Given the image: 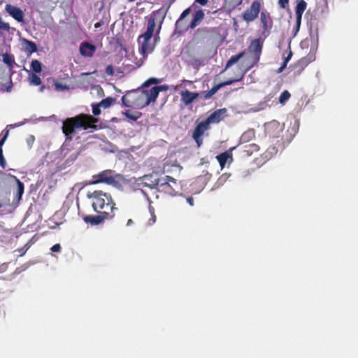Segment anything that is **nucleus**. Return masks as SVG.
<instances>
[{
  "label": "nucleus",
  "mask_w": 358,
  "mask_h": 358,
  "mask_svg": "<svg viewBox=\"0 0 358 358\" xmlns=\"http://www.w3.org/2000/svg\"><path fill=\"white\" fill-rule=\"evenodd\" d=\"M184 81H185V82H187V83H192V81H189V80H185Z\"/></svg>",
  "instance_id": "6e6d98bb"
},
{
  "label": "nucleus",
  "mask_w": 358,
  "mask_h": 358,
  "mask_svg": "<svg viewBox=\"0 0 358 358\" xmlns=\"http://www.w3.org/2000/svg\"><path fill=\"white\" fill-rule=\"evenodd\" d=\"M208 0H195L194 3H199L201 6H206Z\"/></svg>",
  "instance_id": "09e8293b"
},
{
  "label": "nucleus",
  "mask_w": 358,
  "mask_h": 358,
  "mask_svg": "<svg viewBox=\"0 0 358 358\" xmlns=\"http://www.w3.org/2000/svg\"><path fill=\"white\" fill-rule=\"evenodd\" d=\"M23 43L24 44V51L28 56L37 51V45L34 42L23 39Z\"/></svg>",
  "instance_id": "4be33fe9"
},
{
  "label": "nucleus",
  "mask_w": 358,
  "mask_h": 358,
  "mask_svg": "<svg viewBox=\"0 0 358 358\" xmlns=\"http://www.w3.org/2000/svg\"><path fill=\"white\" fill-rule=\"evenodd\" d=\"M159 36H158V37H155V41H158V39H159Z\"/></svg>",
  "instance_id": "5fc2aeb1"
},
{
  "label": "nucleus",
  "mask_w": 358,
  "mask_h": 358,
  "mask_svg": "<svg viewBox=\"0 0 358 358\" xmlns=\"http://www.w3.org/2000/svg\"><path fill=\"white\" fill-rule=\"evenodd\" d=\"M157 83H158V79L152 78L148 79L147 81H145V83L143 84V86L148 87L152 84H157Z\"/></svg>",
  "instance_id": "a19ab883"
},
{
  "label": "nucleus",
  "mask_w": 358,
  "mask_h": 358,
  "mask_svg": "<svg viewBox=\"0 0 358 358\" xmlns=\"http://www.w3.org/2000/svg\"><path fill=\"white\" fill-rule=\"evenodd\" d=\"M61 248H61L60 244L57 243V244H55L54 245L52 246L51 250L52 252H60Z\"/></svg>",
  "instance_id": "49530a36"
},
{
  "label": "nucleus",
  "mask_w": 358,
  "mask_h": 358,
  "mask_svg": "<svg viewBox=\"0 0 358 358\" xmlns=\"http://www.w3.org/2000/svg\"><path fill=\"white\" fill-rule=\"evenodd\" d=\"M100 107H101L100 103L92 105V113L94 115H99L101 114Z\"/></svg>",
  "instance_id": "4c0bfd02"
},
{
  "label": "nucleus",
  "mask_w": 358,
  "mask_h": 358,
  "mask_svg": "<svg viewBox=\"0 0 358 358\" xmlns=\"http://www.w3.org/2000/svg\"><path fill=\"white\" fill-rule=\"evenodd\" d=\"M291 94L287 90H284L280 95L279 103L285 105V103L290 99Z\"/></svg>",
  "instance_id": "c85d7f7f"
},
{
  "label": "nucleus",
  "mask_w": 358,
  "mask_h": 358,
  "mask_svg": "<svg viewBox=\"0 0 358 358\" xmlns=\"http://www.w3.org/2000/svg\"><path fill=\"white\" fill-rule=\"evenodd\" d=\"M261 4L259 1H255L252 3L251 6L245 10L243 14V19L247 22H250L254 21L260 12Z\"/></svg>",
  "instance_id": "423d86ee"
},
{
  "label": "nucleus",
  "mask_w": 358,
  "mask_h": 358,
  "mask_svg": "<svg viewBox=\"0 0 358 358\" xmlns=\"http://www.w3.org/2000/svg\"><path fill=\"white\" fill-rule=\"evenodd\" d=\"M98 121L97 118L85 113H80L72 117H67L62 123V132L66 136L63 147L68 141H72L73 136L77 129L87 130L91 129L96 130L97 126L96 124Z\"/></svg>",
  "instance_id": "f03ea898"
},
{
  "label": "nucleus",
  "mask_w": 358,
  "mask_h": 358,
  "mask_svg": "<svg viewBox=\"0 0 358 358\" xmlns=\"http://www.w3.org/2000/svg\"><path fill=\"white\" fill-rule=\"evenodd\" d=\"M166 185L168 186L167 187L170 188V192H164V193L172 195L174 194L175 192H176V187H177V185H174L171 182H169V183L166 184Z\"/></svg>",
  "instance_id": "e433bc0d"
},
{
  "label": "nucleus",
  "mask_w": 358,
  "mask_h": 358,
  "mask_svg": "<svg viewBox=\"0 0 358 358\" xmlns=\"http://www.w3.org/2000/svg\"><path fill=\"white\" fill-rule=\"evenodd\" d=\"M275 126H276L277 127H278V124H277V123H275V122H271V123H270V124L267 126L266 129H268V127H275Z\"/></svg>",
  "instance_id": "8fccbe9b"
},
{
  "label": "nucleus",
  "mask_w": 358,
  "mask_h": 358,
  "mask_svg": "<svg viewBox=\"0 0 358 358\" xmlns=\"http://www.w3.org/2000/svg\"><path fill=\"white\" fill-rule=\"evenodd\" d=\"M255 138V131L254 129H249L245 131L240 138V145L246 143Z\"/></svg>",
  "instance_id": "412c9836"
},
{
  "label": "nucleus",
  "mask_w": 358,
  "mask_h": 358,
  "mask_svg": "<svg viewBox=\"0 0 358 358\" xmlns=\"http://www.w3.org/2000/svg\"><path fill=\"white\" fill-rule=\"evenodd\" d=\"M180 101L185 106H188L192 104L200 96L199 92H192L188 90H182L180 92Z\"/></svg>",
  "instance_id": "ddd939ff"
},
{
  "label": "nucleus",
  "mask_w": 358,
  "mask_h": 358,
  "mask_svg": "<svg viewBox=\"0 0 358 358\" xmlns=\"http://www.w3.org/2000/svg\"><path fill=\"white\" fill-rule=\"evenodd\" d=\"M93 178L94 179L93 181L90 182L89 184L94 185L101 182H106L107 184H113L115 182L114 177L111 175L110 170H106L98 175L94 176Z\"/></svg>",
  "instance_id": "1a4fd4ad"
},
{
  "label": "nucleus",
  "mask_w": 358,
  "mask_h": 358,
  "mask_svg": "<svg viewBox=\"0 0 358 358\" xmlns=\"http://www.w3.org/2000/svg\"><path fill=\"white\" fill-rule=\"evenodd\" d=\"M122 104L127 107H130L131 106L130 101H129L126 97V96H122Z\"/></svg>",
  "instance_id": "a18cd8bd"
},
{
  "label": "nucleus",
  "mask_w": 358,
  "mask_h": 358,
  "mask_svg": "<svg viewBox=\"0 0 358 358\" xmlns=\"http://www.w3.org/2000/svg\"><path fill=\"white\" fill-rule=\"evenodd\" d=\"M260 20L262 26L263 32H268L272 27V20L268 13L262 12L260 15Z\"/></svg>",
  "instance_id": "6ab92c4d"
},
{
  "label": "nucleus",
  "mask_w": 358,
  "mask_h": 358,
  "mask_svg": "<svg viewBox=\"0 0 358 358\" xmlns=\"http://www.w3.org/2000/svg\"><path fill=\"white\" fill-rule=\"evenodd\" d=\"M166 14V10L163 8L152 12L150 15L145 17L147 22L146 31L138 37V43H140L141 39L143 38V42L140 48V52L146 58L148 54L154 51L155 45L150 43V39L153 35L155 28V22L159 23L157 34L159 33L162 24L164 22Z\"/></svg>",
  "instance_id": "f257e3e1"
},
{
  "label": "nucleus",
  "mask_w": 358,
  "mask_h": 358,
  "mask_svg": "<svg viewBox=\"0 0 358 358\" xmlns=\"http://www.w3.org/2000/svg\"><path fill=\"white\" fill-rule=\"evenodd\" d=\"M6 162L3 155V148H0V166L3 169L6 167Z\"/></svg>",
  "instance_id": "58836bf2"
},
{
  "label": "nucleus",
  "mask_w": 358,
  "mask_h": 358,
  "mask_svg": "<svg viewBox=\"0 0 358 358\" xmlns=\"http://www.w3.org/2000/svg\"><path fill=\"white\" fill-rule=\"evenodd\" d=\"M159 36H158V37H155V41H158V39H159Z\"/></svg>",
  "instance_id": "864d4df0"
},
{
  "label": "nucleus",
  "mask_w": 358,
  "mask_h": 358,
  "mask_svg": "<svg viewBox=\"0 0 358 358\" xmlns=\"http://www.w3.org/2000/svg\"><path fill=\"white\" fill-rule=\"evenodd\" d=\"M115 101V99L112 97H107L104 99H102L101 102L99 103L101 107L103 108H109L114 102Z\"/></svg>",
  "instance_id": "7c9ffc66"
},
{
  "label": "nucleus",
  "mask_w": 358,
  "mask_h": 358,
  "mask_svg": "<svg viewBox=\"0 0 358 358\" xmlns=\"http://www.w3.org/2000/svg\"><path fill=\"white\" fill-rule=\"evenodd\" d=\"M124 115L129 119H130L131 120H134V121H136L139 117L138 115H136V113H131L129 110H127L126 112H124Z\"/></svg>",
  "instance_id": "72a5a7b5"
},
{
  "label": "nucleus",
  "mask_w": 358,
  "mask_h": 358,
  "mask_svg": "<svg viewBox=\"0 0 358 358\" xmlns=\"http://www.w3.org/2000/svg\"><path fill=\"white\" fill-rule=\"evenodd\" d=\"M3 62L10 68L13 69L14 65L16 64L15 58L13 55L5 53L3 55Z\"/></svg>",
  "instance_id": "393cba45"
},
{
  "label": "nucleus",
  "mask_w": 358,
  "mask_h": 358,
  "mask_svg": "<svg viewBox=\"0 0 358 358\" xmlns=\"http://www.w3.org/2000/svg\"><path fill=\"white\" fill-rule=\"evenodd\" d=\"M0 29H3L5 31H9V29H10L9 24L7 22H4L2 20L1 17H0Z\"/></svg>",
  "instance_id": "ea45409f"
},
{
  "label": "nucleus",
  "mask_w": 358,
  "mask_h": 358,
  "mask_svg": "<svg viewBox=\"0 0 358 358\" xmlns=\"http://www.w3.org/2000/svg\"><path fill=\"white\" fill-rule=\"evenodd\" d=\"M96 46L87 41L83 42L80 45V52L84 57H91L96 51Z\"/></svg>",
  "instance_id": "a211bd4d"
},
{
  "label": "nucleus",
  "mask_w": 358,
  "mask_h": 358,
  "mask_svg": "<svg viewBox=\"0 0 358 358\" xmlns=\"http://www.w3.org/2000/svg\"><path fill=\"white\" fill-rule=\"evenodd\" d=\"M227 115V110L225 108L217 109L211 113L205 120L210 124H217Z\"/></svg>",
  "instance_id": "9d476101"
},
{
  "label": "nucleus",
  "mask_w": 358,
  "mask_h": 358,
  "mask_svg": "<svg viewBox=\"0 0 358 358\" xmlns=\"http://www.w3.org/2000/svg\"><path fill=\"white\" fill-rule=\"evenodd\" d=\"M44 88H45V87H44V86H42V87H41V91H43Z\"/></svg>",
  "instance_id": "4d7b16f0"
},
{
  "label": "nucleus",
  "mask_w": 358,
  "mask_h": 358,
  "mask_svg": "<svg viewBox=\"0 0 358 358\" xmlns=\"http://www.w3.org/2000/svg\"><path fill=\"white\" fill-rule=\"evenodd\" d=\"M187 202L189 204L190 206H193L194 205V199L192 196H189L186 199Z\"/></svg>",
  "instance_id": "de8ad7c7"
},
{
  "label": "nucleus",
  "mask_w": 358,
  "mask_h": 358,
  "mask_svg": "<svg viewBox=\"0 0 358 358\" xmlns=\"http://www.w3.org/2000/svg\"><path fill=\"white\" fill-rule=\"evenodd\" d=\"M106 73L108 76H113L114 69L112 65H108L106 68Z\"/></svg>",
  "instance_id": "c03bdc74"
},
{
  "label": "nucleus",
  "mask_w": 358,
  "mask_h": 358,
  "mask_svg": "<svg viewBox=\"0 0 358 358\" xmlns=\"http://www.w3.org/2000/svg\"><path fill=\"white\" fill-rule=\"evenodd\" d=\"M17 183V194L15 199L17 201H20L22 199L24 193V186L22 182H21L17 177L14 176Z\"/></svg>",
  "instance_id": "b1692460"
},
{
  "label": "nucleus",
  "mask_w": 358,
  "mask_h": 358,
  "mask_svg": "<svg viewBox=\"0 0 358 358\" xmlns=\"http://www.w3.org/2000/svg\"><path fill=\"white\" fill-rule=\"evenodd\" d=\"M5 9L10 15H11L15 20L19 22H24V13L23 11L18 7L7 4Z\"/></svg>",
  "instance_id": "4468645a"
},
{
  "label": "nucleus",
  "mask_w": 358,
  "mask_h": 358,
  "mask_svg": "<svg viewBox=\"0 0 358 358\" xmlns=\"http://www.w3.org/2000/svg\"><path fill=\"white\" fill-rule=\"evenodd\" d=\"M262 50V43L259 38L254 39L250 42L248 47V51L250 54L254 55L257 61L259 59L260 55Z\"/></svg>",
  "instance_id": "2eb2a0df"
},
{
  "label": "nucleus",
  "mask_w": 358,
  "mask_h": 358,
  "mask_svg": "<svg viewBox=\"0 0 358 358\" xmlns=\"http://www.w3.org/2000/svg\"><path fill=\"white\" fill-rule=\"evenodd\" d=\"M31 68L34 73H41L42 71L41 63L37 59L32 60Z\"/></svg>",
  "instance_id": "c756f323"
},
{
  "label": "nucleus",
  "mask_w": 358,
  "mask_h": 358,
  "mask_svg": "<svg viewBox=\"0 0 358 358\" xmlns=\"http://www.w3.org/2000/svg\"><path fill=\"white\" fill-rule=\"evenodd\" d=\"M210 129V125L203 120L199 122L193 131L192 138L195 141L198 147H200L203 143L202 136L204 132Z\"/></svg>",
  "instance_id": "6e6552de"
},
{
  "label": "nucleus",
  "mask_w": 358,
  "mask_h": 358,
  "mask_svg": "<svg viewBox=\"0 0 358 358\" xmlns=\"http://www.w3.org/2000/svg\"><path fill=\"white\" fill-rule=\"evenodd\" d=\"M289 0H278V4L282 8H287L289 6Z\"/></svg>",
  "instance_id": "79ce46f5"
},
{
  "label": "nucleus",
  "mask_w": 358,
  "mask_h": 358,
  "mask_svg": "<svg viewBox=\"0 0 358 358\" xmlns=\"http://www.w3.org/2000/svg\"><path fill=\"white\" fill-rule=\"evenodd\" d=\"M115 213L103 212L97 215H85L83 217L84 222L92 226H96L103 223L105 220H110L115 217Z\"/></svg>",
  "instance_id": "39448f33"
},
{
  "label": "nucleus",
  "mask_w": 358,
  "mask_h": 358,
  "mask_svg": "<svg viewBox=\"0 0 358 358\" xmlns=\"http://www.w3.org/2000/svg\"><path fill=\"white\" fill-rule=\"evenodd\" d=\"M157 187H156V189L159 192H170V188L167 187L168 186L166 185L169 182H171L174 185H176V180L169 176L161 177L157 176Z\"/></svg>",
  "instance_id": "9b49d317"
},
{
  "label": "nucleus",
  "mask_w": 358,
  "mask_h": 358,
  "mask_svg": "<svg viewBox=\"0 0 358 358\" xmlns=\"http://www.w3.org/2000/svg\"><path fill=\"white\" fill-rule=\"evenodd\" d=\"M204 13L201 9H199L194 14V17L189 25V27L191 29H194L196 26H198L204 18Z\"/></svg>",
  "instance_id": "aec40b11"
},
{
  "label": "nucleus",
  "mask_w": 358,
  "mask_h": 358,
  "mask_svg": "<svg viewBox=\"0 0 358 358\" xmlns=\"http://www.w3.org/2000/svg\"><path fill=\"white\" fill-rule=\"evenodd\" d=\"M201 62L199 59H193L192 61V65L194 68L199 69V67L201 66Z\"/></svg>",
  "instance_id": "37998d69"
},
{
  "label": "nucleus",
  "mask_w": 358,
  "mask_h": 358,
  "mask_svg": "<svg viewBox=\"0 0 358 358\" xmlns=\"http://www.w3.org/2000/svg\"><path fill=\"white\" fill-rule=\"evenodd\" d=\"M87 196L92 200V206L97 213H101V211L114 213L115 210H117L110 193L96 190L88 192Z\"/></svg>",
  "instance_id": "7ed1b4c3"
},
{
  "label": "nucleus",
  "mask_w": 358,
  "mask_h": 358,
  "mask_svg": "<svg viewBox=\"0 0 358 358\" xmlns=\"http://www.w3.org/2000/svg\"><path fill=\"white\" fill-rule=\"evenodd\" d=\"M29 83L31 85L38 86L41 84V80L40 77L38 76H37L36 74H35L34 73H31L29 71Z\"/></svg>",
  "instance_id": "cd10ccee"
},
{
  "label": "nucleus",
  "mask_w": 358,
  "mask_h": 358,
  "mask_svg": "<svg viewBox=\"0 0 358 358\" xmlns=\"http://www.w3.org/2000/svg\"><path fill=\"white\" fill-rule=\"evenodd\" d=\"M244 54H245V52H244V51H243L236 55L231 56L226 64L225 69L229 68L233 64L236 63L241 57H243Z\"/></svg>",
  "instance_id": "bb28decb"
},
{
  "label": "nucleus",
  "mask_w": 358,
  "mask_h": 358,
  "mask_svg": "<svg viewBox=\"0 0 358 358\" xmlns=\"http://www.w3.org/2000/svg\"><path fill=\"white\" fill-rule=\"evenodd\" d=\"M307 3L304 0H297L295 7L296 17H302L303 13L307 8Z\"/></svg>",
  "instance_id": "5701e85b"
},
{
  "label": "nucleus",
  "mask_w": 358,
  "mask_h": 358,
  "mask_svg": "<svg viewBox=\"0 0 358 358\" xmlns=\"http://www.w3.org/2000/svg\"><path fill=\"white\" fill-rule=\"evenodd\" d=\"M308 60L306 57H303L294 64L295 69H297L296 72L299 74L304 68L308 65Z\"/></svg>",
  "instance_id": "a878e982"
},
{
  "label": "nucleus",
  "mask_w": 358,
  "mask_h": 358,
  "mask_svg": "<svg viewBox=\"0 0 358 358\" xmlns=\"http://www.w3.org/2000/svg\"><path fill=\"white\" fill-rule=\"evenodd\" d=\"M242 78H243V76H241L240 78H237V79L228 80L227 81H224V82L220 83L217 85H215L209 91H202L201 92H199V94H200L199 97L203 99V100H208L213 95H214L221 87L227 86V85H229L234 82L240 81L242 79Z\"/></svg>",
  "instance_id": "0eeeda50"
},
{
  "label": "nucleus",
  "mask_w": 358,
  "mask_h": 358,
  "mask_svg": "<svg viewBox=\"0 0 358 358\" xmlns=\"http://www.w3.org/2000/svg\"><path fill=\"white\" fill-rule=\"evenodd\" d=\"M191 13V7H189L186 8L183 12L181 13L180 17L177 20L176 22V25L178 27L179 26L180 22L187 17L189 13Z\"/></svg>",
  "instance_id": "473e14b6"
},
{
  "label": "nucleus",
  "mask_w": 358,
  "mask_h": 358,
  "mask_svg": "<svg viewBox=\"0 0 358 358\" xmlns=\"http://www.w3.org/2000/svg\"><path fill=\"white\" fill-rule=\"evenodd\" d=\"M292 56V52L291 50H289L287 56L286 57H285L282 64L277 71L278 73H281L284 70V69L287 66L288 62L290 60Z\"/></svg>",
  "instance_id": "2f4dec72"
},
{
  "label": "nucleus",
  "mask_w": 358,
  "mask_h": 358,
  "mask_svg": "<svg viewBox=\"0 0 358 358\" xmlns=\"http://www.w3.org/2000/svg\"><path fill=\"white\" fill-rule=\"evenodd\" d=\"M166 86L160 85L152 87L149 91L143 90L139 99L144 101L141 107L148 106L151 102H155L160 91L166 90Z\"/></svg>",
  "instance_id": "20e7f679"
},
{
  "label": "nucleus",
  "mask_w": 358,
  "mask_h": 358,
  "mask_svg": "<svg viewBox=\"0 0 358 358\" xmlns=\"http://www.w3.org/2000/svg\"><path fill=\"white\" fill-rule=\"evenodd\" d=\"M8 134H9V130H8V129H4L2 131V134H3V136L1 138V139L0 140V148H2L3 145L4 144L5 141H6V139L8 138Z\"/></svg>",
  "instance_id": "c9c22d12"
},
{
  "label": "nucleus",
  "mask_w": 358,
  "mask_h": 358,
  "mask_svg": "<svg viewBox=\"0 0 358 358\" xmlns=\"http://www.w3.org/2000/svg\"><path fill=\"white\" fill-rule=\"evenodd\" d=\"M242 1H243V0H238V1H237V4H241V3H242Z\"/></svg>",
  "instance_id": "603ef678"
},
{
  "label": "nucleus",
  "mask_w": 358,
  "mask_h": 358,
  "mask_svg": "<svg viewBox=\"0 0 358 358\" xmlns=\"http://www.w3.org/2000/svg\"><path fill=\"white\" fill-rule=\"evenodd\" d=\"M140 181L138 185L142 187H148L151 189H156L157 187V174L145 175L140 179Z\"/></svg>",
  "instance_id": "dca6fc26"
},
{
  "label": "nucleus",
  "mask_w": 358,
  "mask_h": 358,
  "mask_svg": "<svg viewBox=\"0 0 358 358\" xmlns=\"http://www.w3.org/2000/svg\"><path fill=\"white\" fill-rule=\"evenodd\" d=\"M234 149H236V147H232L229 150L216 156V159L222 169L224 167L227 162L231 163L232 162L233 158L231 152Z\"/></svg>",
  "instance_id": "f3484780"
},
{
  "label": "nucleus",
  "mask_w": 358,
  "mask_h": 358,
  "mask_svg": "<svg viewBox=\"0 0 358 358\" xmlns=\"http://www.w3.org/2000/svg\"><path fill=\"white\" fill-rule=\"evenodd\" d=\"M301 20H302V17H296V23H295V25L293 29V30L295 31L294 34H296L299 31L300 26L301 24Z\"/></svg>",
  "instance_id": "f704fd0d"
},
{
  "label": "nucleus",
  "mask_w": 358,
  "mask_h": 358,
  "mask_svg": "<svg viewBox=\"0 0 358 358\" xmlns=\"http://www.w3.org/2000/svg\"><path fill=\"white\" fill-rule=\"evenodd\" d=\"M259 150V146L255 143L246 144L239 148V155L241 158H247Z\"/></svg>",
  "instance_id": "f8f14e48"
},
{
  "label": "nucleus",
  "mask_w": 358,
  "mask_h": 358,
  "mask_svg": "<svg viewBox=\"0 0 358 358\" xmlns=\"http://www.w3.org/2000/svg\"><path fill=\"white\" fill-rule=\"evenodd\" d=\"M134 224V221L131 219H129L127 222V226H131Z\"/></svg>",
  "instance_id": "3c124183"
}]
</instances>
